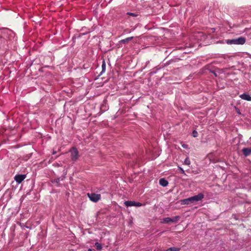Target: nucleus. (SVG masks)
Returning <instances> with one entry per match:
<instances>
[{"label":"nucleus","instance_id":"1","mask_svg":"<svg viewBox=\"0 0 251 251\" xmlns=\"http://www.w3.org/2000/svg\"><path fill=\"white\" fill-rule=\"evenodd\" d=\"M203 197L204 196L202 193H200L197 195H195L186 199L182 200L181 201V204L184 205L194 203L196 201L201 200L203 198Z\"/></svg>","mask_w":251,"mask_h":251},{"label":"nucleus","instance_id":"2","mask_svg":"<svg viewBox=\"0 0 251 251\" xmlns=\"http://www.w3.org/2000/svg\"><path fill=\"white\" fill-rule=\"evenodd\" d=\"M87 196L90 200L93 202H97L100 199V195L95 193H88Z\"/></svg>","mask_w":251,"mask_h":251},{"label":"nucleus","instance_id":"3","mask_svg":"<svg viewBox=\"0 0 251 251\" xmlns=\"http://www.w3.org/2000/svg\"><path fill=\"white\" fill-rule=\"evenodd\" d=\"M125 204L126 206H141L142 205V203L140 202H136L134 201H126L125 202Z\"/></svg>","mask_w":251,"mask_h":251},{"label":"nucleus","instance_id":"4","mask_svg":"<svg viewBox=\"0 0 251 251\" xmlns=\"http://www.w3.org/2000/svg\"><path fill=\"white\" fill-rule=\"evenodd\" d=\"M26 177L25 175H18L14 177L15 180L18 183H21Z\"/></svg>","mask_w":251,"mask_h":251},{"label":"nucleus","instance_id":"5","mask_svg":"<svg viewBox=\"0 0 251 251\" xmlns=\"http://www.w3.org/2000/svg\"><path fill=\"white\" fill-rule=\"evenodd\" d=\"M71 158L73 161L76 160L78 158V152L77 150L74 148L71 151Z\"/></svg>","mask_w":251,"mask_h":251},{"label":"nucleus","instance_id":"6","mask_svg":"<svg viewBox=\"0 0 251 251\" xmlns=\"http://www.w3.org/2000/svg\"><path fill=\"white\" fill-rule=\"evenodd\" d=\"M235 44L243 45L246 42V39L244 37H240L237 39H235Z\"/></svg>","mask_w":251,"mask_h":251},{"label":"nucleus","instance_id":"7","mask_svg":"<svg viewBox=\"0 0 251 251\" xmlns=\"http://www.w3.org/2000/svg\"><path fill=\"white\" fill-rule=\"evenodd\" d=\"M242 152L245 156H248L251 154V148H245L242 149Z\"/></svg>","mask_w":251,"mask_h":251},{"label":"nucleus","instance_id":"8","mask_svg":"<svg viewBox=\"0 0 251 251\" xmlns=\"http://www.w3.org/2000/svg\"><path fill=\"white\" fill-rule=\"evenodd\" d=\"M240 97L243 100L251 101V97L249 94L244 93L241 95Z\"/></svg>","mask_w":251,"mask_h":251},{"label":"nucleus","instance_id":"9","mask_svg":"<svg viewBox=\"0 0 251 251\" xmlns=\"http://www.w3.org/2000/svg\"><path fill=\"white\" fill-rule=\"evenodd\" d=\"M159 184L163 186V187H166L168 185V182L167 180H166L165 178H161L160 180H159Z\"/></svg>","mask_w":251,"mask_h":251},{"label":"nucleus","instance_id":"10","mask_svg":"<svg viewBox=\"0 0 251 251\" xmlns=\"http://www.w3.org/2000/svg\"><path fill=\"white\" fill-rule=\"evenodd\" d=\"M133 38V37H129L125 39L121 40L120 41V43H123V44H126V43H127L128 41L131 40Z\"/></svg>","mask_w":251,"mask_h":251},{"label":"nucleus","instance_id":"11","mask_svg":"<svg viewBox=\"0 0 251 251\" xmlns=\"http://www.w3.org/2000/svg\"><path fill=\"white\" fill-rule=\"evenodd\" d=\"M180 250V249L178 248L171 247L169 248L166 251H179Z\"/></svg>","mask_w":251,"mask_h":251},{"label":"nucleus","instance_id":"12","mask_svg":"<svg viewBox=\"0 0 251 251\" xmlns=\"http://www.w3.org/2000/svg\"><path fill=\"white\" fill-rule=\"evenodd\" d=\"M163 222L164 223H166V224H168L169 223L172 222V218H169V217L164 218L163 219Z\"/></svg>","mask_w":251,"mask_h":251},{"label":"nucleus","instance_id":"13","mask_svg":"<svg viewBox=\"0 0 251 251\" xmlns=\"http://www.w3.org/2000/svg\"><path fill=\"white\" fill-rule=\"evenodd\" d=\"M180 219V217L179 216H175L172 218V223H176Z\"/></svg>","mask_w":251,"mask_h":251},{"label":"nucleus","instance_id":"14","mask_svg":"<svg viewBox=\"0 0 251 251\" xmlns=\"http://www.w3.org/2000/svg\"><path fill=\"white\" fill-rule=\"evenodd\" d=\"M95 246L96 247V249L98 250H101L102 249V246H101V245L98 243V242H96L95 243Z\"/></svg>","mask_w":251,"mask_h":251},{"label":"nucleus","instance_id":"15","mask_svg":"<svg viewBox=\"0 0 251 251\" xmlns=\"http://www.w3.org/2000/svg\"><path fill=\"white\" fill-rule=\"evenodd\" d=\"M226 43L227 44H235V39L232 40H226Z\"/></svg>","mask_w":251,"mask_h":251},{"label":"nucleus","instance_id":"16","mask_svg":"<svg viewBox=\"0 0 251 251\" xmlns=\"http://www.w3.org/2000/svg\"><path fill=\"white\" fill-rule=\"evenodd\" d=\"M190 160L188 158H186L184 161V164L187 165H190Z\"/></svg>","mask_w":251,"mask_h":251},{"label":"nucleus","instance_id":"17","mask_svg":"<svg viewBox=\"0 0 251 251\" xmlns=\"http://www.w3.org/2000/svg\"><path fill=\"white\" fill-rule=\"evenodd\" d=\"M105 69H106V65H105V62L103 61V63L102 64V71L100 73V74H101L103 72H104L105 71Z\"/></svg>","mask_w":251,"mask_h":251},{"label":"nucleus","instance_id":"18","mask_svg":"<svg viewBox=\"0 0 251 251\" xmlns=\"http://www.w3.org/2000/svg\"><path fill=\"white\" fill-rule=\"evenodd\" d=\"M192 136L194 137H197L198 136V133L196 130H193L192 132Z\"/></svg>","mask_w":251,"mask_h":251},{"label":"nucleus","instance_id":"19","mask_svg":"<svg viewBox=\"0 0 251 251\" xmlns=\"http://www.w3.org/2000/svg\"><path fill=\"white\" fill-rule=\"evenodd\" d=\"M178 169L181 171V172L182 174L185 175L184 171L181 167H178Z\"/></svg>","mask_w":251,"mask_h":251},{"label":"nucleus","instance_id":"20","mask_svg":"<svg viewBox=\"0 0 251 251\" xmlns=\"http://www.w3.org/2000/svg\"><path fill=\"white\" fill-rule=\"evenodd\" d=\"M127 14L130 15V16H135V14L133 13H129V12H128L127 13Z\"/></svg>","mask_w":251,"mask_h":251},{"label":"nucleus","instance_id":"21","mask_svg":"<svg viewBox=\"0 0 251 251\" xmlns=\"http://www.w3.org/2000/svg\"><path fill=\"white\" fill-rule=\"evenodd\" d=\"M60 180L59 178L57 179L56 180H55L54 181V183H56L57 185H59V182Z\"/></svg>","mask_w":251,"mask_h":251},{"label":"nucleus","instance_id":"22","mask_svg":"<svg viewBox=\"0 0 251 251\" xmlns=\"http://www.w3.org/2000/svg\"><path fill=\"white\" fill-rule=\"evenodd\" d=\"M88 251H92V250L91 249H89L88 250Z\"/></svg>","mask_w":251,"mask_h":251},{"label":"nucleus","instance_id":"23","mask_svg":"<svg viewBox=\"0 0 251 251\" xmlns=\"http://www.w3.org/2000/svg\"><path fill=\"white\" fill-rule=\"evenodd\" d=\"M185 146H186L185 145H182V147H183V148H185Z\"/></svg>","mask_w":251,"mask_h":251}]
</instances>
